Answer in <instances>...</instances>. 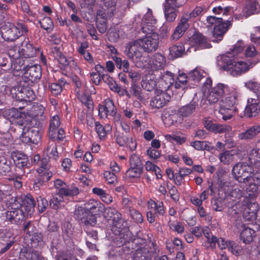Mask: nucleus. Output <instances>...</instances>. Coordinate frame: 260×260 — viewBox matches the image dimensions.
<instances>
[{
  "instance_id": "nucleus-48",
  "label": "nucleus",
  "mask_w": 260,
  "mask_h": 260,
  "mask_svg": "<svg viewBox=\"0 0 260 260\" xmlns=\"http://www.w3.org/2000/svg\"><path fill=\"white\" fill-rule=\"evenodd\" d=\"M30 240L32 247L41 248L44 245L43 236L40 233H35L32 234Z\"/></svg>"
},
{
  "instance_id": "nucleus-43",
  "label": "nucleus",
  "mask_w": 260,
  "mask_h": 260,
  "mask_svg": "<svg viewBox=\"0 0 260 260\" xmlns=\"http://www.w3.org/2000/svg\"><path fill=\"white\" fill-rule=\"evenodd\" d=\"M22 115V113L16 108L9 109L5 111L6 117L11 122H14L15 120L21 118Z\"/></svg>"
},
{
  "instance_id": "nucleus-37",
  "label": "nucleus",
  "mask_w": 260,
  "mask_h": 260,
  "mask_svg": "<svg viewBox=\"0 0 260 260\" xmlns=\"http://www.w3.org/2000/svg\"><path fill=\"white\" fill-rule=\"evenodd\" d=\"M45 108L42 105L34 106L29 114L31 118L38 120H44L45 116H44Z\"/></svg>"
},
{
  "instance_id": "nucleus-30",
  "label": "nucleus",
  "mask_w": 260,
  "mask_h": 260,
  "mask_svg": "<svg viewBox=\"0 0 260 260\" xmlns=\"http://www.w3.org/2000/svg\"><path fill=\"white\" fill-rule=\"evenodd\" d=\"M22 57H20L11 60V71L14 76H18L20 72H22L24 69V60Z\"/></svg>"
},
{
  "instance_id": "nucleus-15",
  "label": "nucleus",
  "mask_w": 260,
  "mask_h": 260,
  "mask_svg": "<svg viewBox=\"0 0 260 260\" xmlns=\"http://www.w3.org/2000/svg\"><path fill=\"white\" fill-rule=\"evenodd\" d=\"M245 114L248 117H255L260 114V98H250L245 109Z\"/></svg>"
},
{
  "instance_id": "nucleus-24",
  "label": "nucleus",
  "mask_w": 260,
  "mask_h": 260,
  "mask_svg": "<svg viewBox=\"0 0 260 260\" xmlns=\"http://www.w3.org/2000/svg\"><path fill=\"white\" fill-rule=\"evenodd\" d=\"M190 44L197 46L201 49L209 48L211 45L207 39L199 32L195 33L190 38Z\"/></svg>"
},
{
  "instance_id": "nucleus-6",
  "label": "nucleus",
  "mask_w": 260,
  "mask_h": 260,
  "mask_svg": "<svg viewBox=\"0 0 260 260\" xmlns=\"http://www.w3.org/2000/svg\"><path fill=\"white\" fill-rule=\"evenodd\" d=\"M228 86L226 84L219 83L207 91L205 89L204 96L210 104H215L218 102L220 103V101L228 89Z\"/></svg>"
},
{
  "instance_id": "nucleus-39",
  "label": "nucleus",
  "mask_w": 260,
  "mask_h": 260,
  "mask_svg": "<svg viewBox=\"0 0 260 260\" xmlns=\"http://www.w3.org/2000/svg\"><path fill=\"white\" fill-rule=\"evenodd\" d=\"M170 56L172 59L181 57L185 52V47L182 43L173 45L169 48Z\"/></svg>"
},
{
  "instance_id": "nucleus-5",
  "label": "nucleus",
  "mask_w": 260,
  "mask_h": 260,
  "mask_svg": "<svg viewBox=\"0 0 260 260\" xmlns=\"http://www.w3.org/2000/svg\"><path fill=\"white\" fill-rule=\"evenodd\" d=\"M27 31L26 26L22 23H18L16 25L6 24L1 29L3 38L7 41H14L18 39L23 32Z\"/></svg>"
},
{
  "instance_id": "nucleus-23",
  "label": "nucleus",
  "mask_w": 260,
  "mask_h": 260,
  "mask_svg": "<svg viewBox=\"0 0 260 260\" xmlns=\"http://www.w3.org/2000/svg\"><path fill=\"white\" fill-rule=\"evenodd\" d=\"M84 207L90 213L99 214L105 210V206L100 201L90 199L84 203Z\"/></svg>"
},
{
  "instance_id": "nucleus-52",
  "label": "nucleus",
  "mask_w": 260,
  "mask_h": 260,
  "mask_svg": "<svg viewBox=\"0 0 260 260\" xmlns=\"http://www.w3.org/2000/svg\"><path fill=\"white\" fill-rule=\"evenodd\" d=\"M55 141H57L54 139L49 140L47 148V152L49 153V157L50 158L52 157L54 159H56L58 157V152Z\"/></svg>"
},
{
  "instance_id": "nucleus-10",
  "label": "nucleus",
  "mask_w": 260,
  "mask_h": 260,
  "mask_svg": "<svg viewBox=\"0 0 260 260\" xmlns=\"http://www.w3.org/2000/svg\"><path fill=\"white\" fill-rule=\"evenodd\" d=\"M254 169L247 162H241L236 164L233 168L232 174L235 179L239 182V180L250 176L255 172Z\"/></svg>"
},
{
  "instance_id": "nucleus-21",
  "label": "nucleus",
  "mask_w": 260,
  "mask_h": 260,
  "mask_svg": "<svg viewBox=\"0 0 260 260\" xmlns=\"http://www.w3.org/2000/svg\"><path fill=\"white\" fill-rule=\"evenodd\" d=\"M24 76L31 83L38 81L41 77V67L37 64L27 66Z\"/></svg>"
},
{
  "instance_id": "nucleus-58",
  "label": "nucleus",
  "mask_w": 260,
  "mask_h": 260,
  "mask_svg": "<svg viewBox=\"0 0 260 260\" xmlns=\"http://www.w3.org/2000/svg\"><path fill=\"white\" fill-rule=\"evenodd\" d=\"M105 103L106 106L107 112L108 113L109 116H115L117 111L113 102L111 100L107 99L105 101Z\"/></svg>"
},
{
  "instance_id": "nucleus-59",
  "label": "nucleus",
  "mask_w": 260,
  "mask_h": 260,
  "mask_svg": "<svg viewBox=\"0 0 260 260\" xmlns=\"http://www.w3.org/2000/svg\"><path fill=\"white\" fill-rule=\"evenodd\" d=\"M79 100L84 104L89 109H93V102L89 95L87 94H81L80 92L77 93Z\"/></svg>"
},
{
  "instance_id": "nucleus-28",
  "label": "nucleus",
  "mask_w": 260,
  "mask_h": 260,
  "mask_svg": "<svg viewBox=\"0 0 260 260\" xmlns=\"http://www.w3.org/2000/svg\"><path fill=\"white\" fill-rule=\"evenodd\" d=\"M151 68L155 70H161L166 64L165 57L160 53H155L153 56Z\"/></svg>"
},
{
  "instance_id": "nucleus-36",
  "label": "nucleus",
  "mask_w": 260,
  "mask_h": 260,
  "mask_svg": "<svg viewBox=\"0 0 260 260\" xmlns=\"http://www.w3.org/2000/svg\"><path fill=\"white\" fill-rule=\"evenodd\" d=\"M159 82L164 90L169 88L174 83L173 74L169 71H167L161 76Z\"/></svg>"
},
{
  "instance_id": "nucleus-47",
  "label": "nucleus",
  "mask_w": 260,
  "mask_h": 260,
  "mask_svg": "<svg viewBox=\"0 0 260 260\" xmlns=\"http://www.w3.org/2000/svg\"><path fill=\"white\" fill-rule=\"evenodd\" d=\"M65 199L63 198L61 194H60L59 191H57L56 193H54L52 198L50 201V206L54 209H57L61 203L64 201Z\"/></svg>"
},
{
  "instance_id": "nucleus-17",
  "label": "nucleus",
  "mask_w": 260,
  "mask_h": 260,
  "mask_svg": "<svg viewBox=\"0 0 260 260\" xmlns=\"http://www.w3.org/2000/svg\"><path fill=\"white\" fill-rule=\"evenodd\" d=\"M141 48L139 40L129 42L126 46L124 52L127 56L134 59L135 57L136 59H140L142 56V52L139 50Z\"/></svg>"
},
{
  "instance_id": "nucleus-19",
  "label": "nucleus",
  "mask_w": 260,
  "mask_h": 260,
  "mask_svg": "<svg viewBox=\"0 0 260 260\" xmlns=\"http://www.w3.org/2000/svg\"><path fill=\"white\" fill-rule=\"evenodd\" d=\"M17 91L16 96L20 101L30 102L35 98L33 90L29 86H26L24 84L20 83V85L17 88Z\"/></svg>"
},
{
  "instance_id": "nucleus-29",
  "label": "nucleus",
  "mask_w": 260,
  "mask_h": 260,
  "mask_svg": "<svg viewBox=\"0 0 260 260\" xmlns=\"http://www.w3.org/2000/svg\"><path fill=\"white\" fill-rule=\"evenodd\" d=\"M182 120L183 117L180 114L179 110L178 111H169L168 116H165L164 118L165 122L168 125L180 123Z\"/></svg>"
},
{
  "instance_id": "nucleus-3",
  "label": "nucleus",
  "mask_w": 260,
  "mask_h": 260,
  "mask_svg": "<svg viewBox=\"0 0 260 260\" xmlns=\"http://www.w3.org/2000/svg\"><path fill=\"white\" fill-rule=\"evenodd\" d=\"M10 208L2 214V217L5 221L11 224H20L24 219V213L21 204L16 198H12L10 201Z\"/></svg>"
},
{
  "instance_id": "nucleus-54",
  "label": "nucleus",
  "mask_w": 260,
  "mask_h": 260,
  "mask_svg": "<svg viewBox=\"0 0 260 260\" xmlns=\"http://www.w3.org/2000/svg\"><path fill=\"white\" fill-rule=\"evenodd\" d=\"M246 204H247V202L244 200L242 203L237 202L232 207L235 209V211H236L238 214L243 213L244 215H245L246 213L249 212V210L248 205H246Z\"/></svg>"
},
{
  "instance_id": "nucleus-1",
  "label": "nucleus",
  "mask_w": 260,
  "mask_h": 260,
  "mask_svg": "<svg viewBox=\"0 0 260 260\" xmlns=\"http://www.w3.org/2000/svg\"><path fill=\"white\" fill-rule=\"evenodd\" d=\"M240 97V93L234 87L228 86V89L220 101L219 112L222 119L226 121L232 118L234 113L238 111L237 106Z\"/></svg>"
},
{
  "instance_id": "nucleus-55",
  "label": "nucleus",
  "mask_w": 260,
  "mask_h": 260,
  "mask_svg": "<svg viewBox=\"0 0 260 260\" xmlns=\"http://www.w3.org/2000/svg\"><path fill=\"white\" fill-rule=\"evenodd\" d=\"M39 23L42 28L46 30L48 32L52 31L54 28V24L52 20L48 17H44Z\"/></svg>"
},
{
  "instance_id": "nucleus-49",
  "label": "nucleus",
  "mask_w": 260,
  "mask_h": 260,
  "mask_svg": "<svg viewBox=\"0 0 260 260\" xmlns=\"http://www.w3.org/2000/svg\"><path fill=\"white\" fill-rule=\"evenodd\" d=\"M196 150H208L210 151L214 149V147L211 145L210 143L207 141H196L191 144Z\"/></svg>"
},
{
  "instance_id": "nucleus-32",
  "label": "nucleus",
  "mask_w": 260,
  "mask_h": 260,
  "mask_svg": "<svg viewBox=\"0 0 260 260\" xmlns=\"http://www.w3.org/2000/svg\"><path fill=\"white\" fill-rule=\"evenodd\" d=\"M259 8V5L256 1L250 0L247 3L243 10V16L247 17L251 15L256 13Z\"/></svg>"
},
{
  "instance_id": "nucleus-64",
  "label": "nucleus",
  "mask_w": 260,
  "mask_h": 260,
  "mask_svg": "<svg viewBox=\"0 0 260 260\" xmlns=\"http://www.w3.org/2000/svg\"><path fill=\"white\" fill-rule=\"evenodd\" d=\"M104 177L105 180L109 184H113L117 180V177L114 172L106 171L104 173Z\"/></svg>"
},
{
  "instance_id": "nucleus-16",
  "label": "nucleus",
  "mask_w": 260,
  "mask_h": 260,
  "mask_svg": "<svg viewBox=\"0 0 260 260\" xmlns=\"http://www.w3.org/2000/svg\"><path fill=\"white\" fill-rule=\"evenodd\" d=\"M189 26L188 18L182 16L171 36V39L174 41L178 40L183 36Z\"/></svg>"
},
{
  "instance_id": "nucleus-38",
  "label": "nucleus",
  "mask_w": 260,
  "mask_h": 260,
  "mask_svg": "<svg viewBox=\"0 0 260 260\" xmlns=\"http://www.w3.org/2000/svg\"><path fill=\"white\" fill-rule=\"evenodd\" d=\"M258 158H260V140L256 143L255 147L250 150L249 157L250 162H254L256 166L260 165Z\"/></svg>"
},
{
  "instance_id": "nucleus-12",
  "label": "nucleus",
  "mask_w": 260,
  "mask_h": 260,
  "mask_svg": "<svg viewBox=\"0 0 260 260\" xmlns=\"http://www.w3.org/2000/svg\"><path fill=\"white\" fill-rule=\"evenodd\" d=\"M252 174V175L247 176L246 177L239 180L240 183L249 184L246 190L249 192V195L256 193L258 190V186H260V171H256Z\"/></svg>"
},
{
  "instance_id": "nucleus-27",
  "label": "nucleus",
  "mask_w": 260,
  "mask_h": 260,
  "mask_svg": "<svg viewBox=\"0 0 260 260\" xmlns=\"http://www.w3.org/2000/svg\"><path fill=\"white\" fill-rule=\"evenodd\" d=\"M230 22L226 21V22H222L218 24L215 25L213 31V36L215 38L217 39L216 41L218 42L222 39L223 36L228 29V26Z\"/></svg>"
},
{
  "instance_id": "nucleus-8",
  "label": "nucleus",
  "mask_w": 260,
  "mask_h": 260,
  "mask_svg": "<svg viewBox=\"0 0 260 260\" xmlns=\"http://www.w3.org/2000/svg\"><path fill=\"white\" fill-rule=\"evenodd\" d=\"M60 124V118L57 115L52 116L50 118L49 129V136L50 138L60 142L65 138L64 129L59 128Z\"/></svg>"
},
{
  "instance_id": "nucleus-45",
  "label": "nucleus",
  "mask_w": 260,
  "mask_h": 260,
  "mask_svg": "<svg viewBox=\"0 0 260 260\" xmlns=\"http://www.w3.org/2000/svg\"><path fill=\"white\" fill-rule=\"evenodd\" d=\"M59 192L60 194H61L64 199H66L69 197L77 195L79 193V190L77 187H68L67 185V187L62 188V189Z\"/></svg>"
},
{
  "instance_id": "nucleus-57",
  "label": "nucleus",
  "mask_w": 260,
  "mask_h": 260,
  "mask_svg": "<svg viewBox=\"0 0 260 260\" xmlns=\"http://www.w3.org/2000/svg\"><path fill=\"white\" fill-rule=\"evenodd\" d=\"M244 43L242 41H238L232 48L231 51L228 52L226 53H231L233 58H234L238 54L242 52L244 49Z\"/></svg>"
},
{
  "instance_id": "nucleus-31",
  "label": "nucleus",
  "mask_w": 260,
  "mask_h": 260,
  "mask_svg": "<svg viewBox=\"0 0 260 260\" xmlns=\"http://www.w3.org/2000/svg\"><path fill=\"white\" fill-rule=\"evenodd\" d=\"M20 256L24 257L25 260H47L42 257L37 251L24 248L21 250Z\"/></svg>"
},
{
  "instance_id": "nucleus-25",
  "label": "nucleus",
  "mask_w": 260,
  "mask_h": 260,
  "mask_svg": "<svg viewBox=\"0 0 260 260\" xmlns=\"http://www.w3.org/2000/svg\"><path fill=\"white\" fill-rule=\"evenodd\" d=\"M260 132V125H254L244 132L238 134V138L241 140H248L254 138Z\"/></svg>"
},
{
  "instance_id": "nucleus-2",
  "label": "nucleus",
  "mask_w": 260,
  "mask_h": 260,
  "mask_svg": "<svg viewBox=\"0 0 260 260\" xmlns=\"http://www.w3.org/2000/svg\"><path fill=\"white\" fill-rule=\"evenodd\" d=\"M218 66L233 76H238L247 72L253 67L251 64L234 60L231 53L219 55L216 58Z\"/></svg>"
},
{
  "instance_id": "nucleus-42",
  "label": "nucleus",
  "mask_w": 260,
  "mask_h": 260,
  "mask_svg": "<svg viewBox=\"0 0 260 260\" xmlns=\"http://www.w3.org/2000/svg\"><path fill=\"white\" fill-rule=\"evenodd\" d=\"M22 205H21L20 208L25 207L28 212H31L34 210L36 205V202L30 194H28L24 197L22 200Z\"/></svg>"
},
{
  "instance_id": "nucleus-26",
  "label": "nucleus",
  "mask_w": 260,
  "mask_h": 260,
  "mask_svg": "<svg viewBox=\"0 0 260 260\" xmlns=\"http://www.w3.org/2000/svg\"><path fill=\"white\" fill-rule=\"evenodd\" d=\"M38 172L39 174L37 176V180L40 184L48 181L52 176V173L48 170V166L47 165H42L38 169Z\"/></svg>"
},
{
  "instance_id": "nucleus-53",
  "label": "nucleus",
  "mask_w": 260,
  "mask_h": 260,
  "mask_svg": "<svg viewBox=\"0 0 260 260\" xmlns=\"http://www.w3.org/2000/svg\"><path fill=\"white\" fill-rule=\"evenodd\" d=\"M218 247L221 249H224L226 248L234 253V246L235 243L232 241H225L223 238H220L217 239V243Z\"/></svg>"
},
{
  "instance_id": "nucleus-33",
  "label": "nucleus",
  "mask_w": 260,
  "mask_h": 260,
  "mask_svg": "<svg viewBox=\"0 0 260 260\" xmlns=\"http://www.w3.org/2000/svg\"><path fill=\"white\" fill-rule=\"evenodd\" d=\"M95 131L100 140H104L112 131V126L109 124L103 126L99 122H95Z\"/></svg>"
},
{
  "instance_id": "nucleus-4",
  "label": "nucleus",
  "mask_w": 260,
  "mask_h": 260,
  "mask_svg": "<svg viewBox=\"0 0 260 260\" xmlns=\"http://www.w3.org/2000/svg\"><path fill=\"white\" fill-rule=\"evenodd\" d=\"M112 231L118 237L117 241H120L122 245L129 242L132 240V233L129 231L127 223L122 218V215L118 219L112 222Z\"/></svg>"
},
{
  "instance_id": "nucleus-56",
  "label": "nucleus",
  "mask_w": 260,
  "mask_h": 260,
  "mask_svg": "<svg viewBox=\"0 0 260 260\" xmlns=\"http://www.w3.org/2000/svg\"><path fill=\"white\" fill-rule=\"evenodd\" d=\"M103 8L108 12V15L112 16L116 10V4L113 0H104Z\"/></svg>"
},
{
  "instance_id": "nucleus-40",
  "label": "nucleus",
  "mask_w": 260,
  "mask_h": 260,
  "mask_svg": "<svg viewBox=\"0 0 260 260\" xmlns=\"http://www.w3.org/2000/svg\"><path fill=\"white\" fill-rule=\"evenodd\" d=\"M197 106V104L196 102L192 100L189 104L180 107L178 109L179 113L183 118L187 117L191 115L194 111Z\"/></svg>"
},
{
  "instance_id": "nucleus-50",
  "label": "nucleus",
  "mask_w": 260,
  "mask_h": 260,
  "mask_svg": "<svg viewBox=\"0 0 260 260\" xmlns=\"http://www.w3.org/2000/svg\"><path fill=\"white\" fill-rule=\"evenodd\" d=\"M254 231L249 228H245L241 233V239L245 243H248L253 240Z\"/></svg>"
},
{
  "instance_id": "nucleus-62",
  "label": "nucleus",
  "mask_w": 260,
  "mask_h": 260,
  "mask_svg": "<svg viewBox=\"0 0 260 260\" xmlns=\"http://www.w3.org/2000/svg\"><path fill=\"white\" fill-rule=\"evenodd\" d=\"M38 208L40 212H43L48 206V201L42 196L37 198Z\"/></svg>"
},
{
  "instance_id": "nucleus-13",
  "label": "nucleus",
  "mask_w": 260,
  "mask_h": 260,
  "mask_svg": "<svg viewBox=\"0 0 260 260\" xmlns=\"http://www.w3.org/2000/svg\"><path fill=\"white\" fill-rule=\"evenodd\" d=\"M155 95L150 100V106L153 108L158 109L165 106L171 99L170 95L165 91L156 89Z\"/></svg>"
},
{
  "instance_id": "nucleus-7",
  "label": "nucleus",
  "mask_w": 260,
  "mask_h": 260,
  "mask_svg": "<svg viewBox=\"0 0 260 260\" xmlns=\"http://www.w3.org/2000/svg\"><path fill=\"white\" fill-rule=\"evenodd\" d=\"M147 36L139 40L141 48L147 53L155 51L158 48L159 37L154 31H149L146 33Z\"/></svg>"
},
{
  "instance_id": "nucleus-61",
  "label": "nucleus",
  "mask_w": 260,
  "mask_h": 260,
  "mask_svg": "<svg viewBox=\"0 0 260 260\" xmlns=\"http://www.w3.org/2000/svg\"><path fill=\"white\" fill-rule=\"evenodd\" d=\"M204 71L198 68H196L189 73V78L192 80L199 81L203 77Z\"/></svg>"
},
{
  "instance_id": "nucleus-22",
  "label": "nucleus",
  "mask_w": 260,
  "mask_h": 260,
  "mask_svg": "<svg viewBox=\"0 0 260 260\" xmlns=\"http://www.w3.org/2000/svg\"><path fill=\"white\" fill-rule=\"evenodd\" d=\"M21 52L22 57L27 58L34 57L37 50L29 43L28 39L24 38L21 43Z\"/></svg>"
},
{
  "instance_id": "nucleus-60",
  "label": "nucleus",
  "mask_w": 260,
  "mask_h": 260,
  "mask_svg": "<svg viewBox=\"0 0 260 260\" xmlns=\"http://www.w3.org/2000/svg\"><path fill=\"white\" fill-rule=\"evenodd\" d=\"M8 54L11 60L17 58L22 57L21 49L16 46H12L10 47L8 51Z\"/></svg>"
},
{
  "instance_id": "nucleus-34",
  "label": "nucleus",
  "mask_w": 260,
  "mask_h": 260,
  "mask_svg": "<svg viewBox=\"0 0 260 260\" xmlns=\"http://www.w3.org/2000/svg\"><path fill=\"white\" fill-rule=\"evenodd\" d=\"M148 207L154 210V214L157 216H162L165 213L164 204L161 201H157L155 202L152 200H150L148 202Z\"/></svg>"
},
{
  "instance_id": "nucleus-41",
  "label": "nucleus",
  "mask_w": 260,
  "mask_h": 260,
  "mask_svg": "<svg viewBox=\"0 0 260 260\" xmlns=\"http://www.w3.org/2000/svg\"><path fill=\"white\" fill-rule=\"evenodd\" d=\"M133 260H151L150 254L147 248L138 249L133 254Z\"/></svg>"
},
{
  "instance_id": "nucleus-14",
  "label": "nucleus",
  "mask_w": 260,
  "mask_h": 260,
  "mask_svg": "<svg viewBox=\"0 0 260 260\" xmlns=\"http://www.w3.org/2000/svg\"><path fill=\"white\" fill-rule=\"evenodd\" d=\"M182 4L177 0H166L165 6V16L167 21H174L176 17L177 9Z\"/></svg>"
},
{
  "instance_id": "nucleus-11",
  "label": "nucleus",
  "mask_w": 260,
  "mask_h": 260,
  "mask_svg": "<svg viewBox=\"0 0 260 260\" xmlns=\"http://www.w3.org/2000/svg\"><path fill=\"white\" fill-rule=\"evenodd\" d=\"M20 138L24 143H31L37 144L41 140V134L37 127L24 128Z\"/></svg>"
},
{
  "instance_id": "nucleus-35",
  "label": "nucleus",
  "mask_w": 260,
  "mask_h": 260,
  "mask_svg": "<svg viewBox=\"0 0 260 260\" xmlns=\"http://www.w3.org/2000/svg\"><path fill=\"white\" fill-rule=\"evenodd\" d=\"M125 93L129 98L134 96L139 100L144 99L141 88L137 83H132L129 91L125 90Z\"/></svg>"
},
{
  "instance_id": "nucleus-18",
  "label": "nucleus",
  "mask_w": 260,
  "mask_h": 260,
  "mask_svg": "<svg viewBox=\"0 0 260 260\" xmlns=\"http://www.w3.org/2000/svg\"><path fill=\"white\" fill-rule=\"evenodd\" d=\"M157 22L156 19L153 16L152 11L148 9V12L142 19L141 29L144 33L154 31V25Z\"/></svg>"
},
{
  "instance_id": "nucleus-9",
  "label": "nucleus",
  "mask_w": 260,
  "mask_h": 260,
  "mask_svg": "<svg viewBox=\"0 0 260 260\" xmlns=\"http://www.w3.org/2000/svg\"><path fill=\"white\" fill-rule=\"evenodd\" d=\"M129 166V168L126 172V177L129 178L140 177L143 171V166L137 155L133 154L130 156Z\"/></svg>"
},
{
  "instance_id": "nucleus-44",
  "label": "nucleus",
  "mask_w": 260,
  "mask_h": 260,
  "mask_svg": "<svg viewBox=\"0 0 260 260\" xmlns=\"http://www.w3.org/2000/svg\"><path fill=\"white\" fill-rule=\"evenodd\" d=\"M105 217L108 220H112V222L118 219L121 214L114 208L108 207L105 209Z\"/></svg>"
},
{
  "instance_id": "nucleus-63",
  "label": "nucleus",
  "mask_w": 260,
  "mask_h": 260,
  "mask_svg": "<svg viewBox=\"0 0 260 260\" xmlns=\"http://www.w3.org/2000/svg\"><path fill=\"white\" fill-rule=\"evenodd\" d=\"M131 136L128 134L119 133L116 135L117 143L120 146H124L129 140Z\"/></svg>"
},
{
  "instance_id": "nucleus-20",
  "label": "nucleus",
  "mask_w": 260,
  "mask_h": 260,
  "mask_svg": "<svg viewBox=\"0 0 260 260\" xmlns=\"http://www.w3.org/2000/svg\"><path fill=\"white\" fill-rule=\"evenodd\" d=\"M204 126L207 130L215 134H221L232 130V127L229 125L214 123L211 121H205Z\"/></svg>"
},
{
  "instance_id": "nucleus-46",
  "label": "nucleus",
  "mask_w": 260,
  "mask_h": 260,
  "mask_svg": "<svg viewBox=\"0 0 260 260\" xmlns=\"http://www.w3.org/2000/svg\"><path fill=\"white\" fill-rule=\"evenodd\" d=\"M65 199L63 198L61 194H60L59 191H57L56 193H54L52 198L50 201V206L54 209H57L61 203L64 201Z\"/></svg>"
},
{
  "instance_id": "nucleus-51",
  "label": "nucleus",
  "mask_w": 260,
  "mask_h": 260,
  "mask_svg": "<svg viewBox=\"0 0 260 260\" xmlns=\"http://www.w3.org/2000/svg\"><path fill=\"white\" fill-rule=\"evenodd\" d=\"M246 88L254 92L257 98H260V84L254 80H249L245 83Z\"/></svg>"
}]
</instances>
